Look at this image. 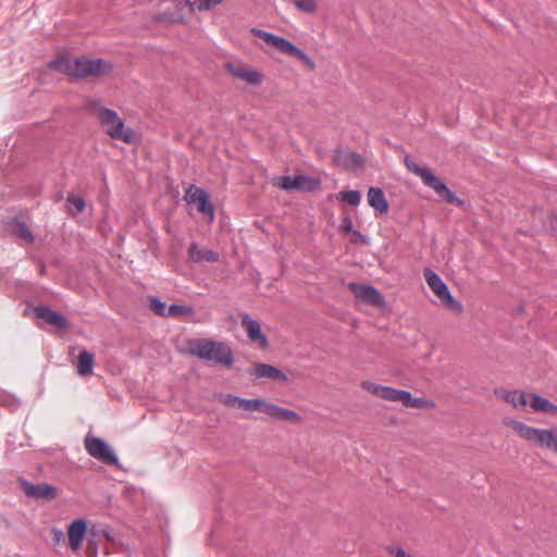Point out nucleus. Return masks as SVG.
I'll use <instances>...</instances> for the list:
<instances>
[{"label":"nucleus","instance_id":"4c0bfd02","mask_svg":"<svg viewBox=\"0 0 557 557\" xmlns=\"http://www.w3.org/2000/svg\"><path fill=\"white\" fill-rule=\"evenodd\" d=\"M342 230L345 233H352V232H355L354 231L352 220H351L350 216H346V218L343 219Z\"/></svg>","mask_w":557,"mask_h":557},{"label":"nucleus","instance_id":"1a4fd4ad","mask_svg":"<svg viewBox=\"0 0 557 557\" xmlns=\"http://www.w3.org/2000/svg\"><path fill=\"white\" fill-rule=\"evenodd\" d=\"M348 288L357 299L368 305L375 307H381L384 305L383 295L371 285L350 282L348 284Z\"/></svg>","mask_w":557,"mask_h":557},{"label":"nucleus","instance_id":"c85d7f7f","mask_svg":"<svg viewBox=\"0 0 557 557\" xmlns=\"http://www.w3.org/2000/svg\"><path fill=\"white\" fill-rule=\"evenodd\" d=\"M66 202L73 207L69 210L72 212L73 215H77L82 213L86 207V201L82 196L69 194L66 197Z\"/></svg>","mask_w":557,"mask_h":557},{"label":"nucleus","instance_id":"7ed1b4c3","mask_svg":"<svg viewBox=\"0 0 557 557\" xmlns=\"http://www.w3.org/2000/svg\"><path fill=\"white\" fill-rule=\"evenodd\" d=\"M88 108L97 114L101 125L107 127V134L111 138L121 139L127 144L133 141V131L125 127L124 122L114 110L102 107L97 100L89 101Z\"/></svg>","mask_w":557,"mask_h":557},{"label":"nucleus","instance_id":"58836bf2","mask_svg":"<svg viewBox=\"0 0 557 557\" xmlns=\"http://www.w3.org/2000/svg\"><path fill=\"white\" fill-rule=\"evenodd\" d=\"M382 391L383 392H382L381 398L392 401L396 388H393L391 386H384V388Z\"/></svg>","mask_w":557,"mask_h":557},{"label":"nucleus","instance_id":"ea45409f","mask_svg":"<svg viewBox=\"0 0 557 557\" xmlns=\"http://www.w3.org/2000/svg\"><path fill=\"white\" fill-rule=\"evenodd\" d=\"M410 398H411V394L410 392L406 391V389H401V393H400V403L405 406V407H408V404L410 401Z\"/></svg>","mask_w":557,"mask_h":557},{"label":"nucleus","instance_id":"a878e982","mask_svg":"<svg viewBox=\"0 0 557 557\" xmlns=\"http://www.w3.org/2000/svg\"><path fill=\"white\" fill-rule=\"evenodd\" d=\"M269 403L260 399V398H253V399H246L243 398L240 409L245 411H259L267 414Z\"/></svg>","mask_w":557,"mask_h":557},{"label":"nucleus","instance_id":"f257e3e1","mask_svg":"<svg viewBox=\"0 0 557 557\" xmlns=\"http://www.w3.org/2000/svg\"><path fill=\"white\" fill-rule=\"evenodd\" d=\"M50 66L72 77L85 78L87 76H99L111 70V64L103 59H85L60 57L51 61Z\"/></svg>","mask_w":557,"mask_h":557},{"label":"nucleus","instance_id":"bb28decb","mask_svg":"<svg viewBox=\"0 0 557 557\" xmlns=\"http://www.w3.org/2000/svg\"><path fill=\"white\" fill-rule=\"evenodd\" d=\"M284 53L296 57L298 60L304 62V64L308 66L310 70H313L315 66L313 60L290 41L287 48L285 49Z\"/></svg>","mask_w":557,"mask_h":557},{"label":"nucleus","instance_id":"393cba45","mask_svg":"<svg viewBox=\"0 0 557 557\" xmlns=\"http://www.w3.org/2000/svg\"><path fill=\"white\" fill-rule=\"evenodd\" d=\"M336 199L339 202L347 203L348 206L356 208L360 205L361 193L359 190H342L336 194Z\"/></svg>","mask_w":557,"mask_h":557},{"label":"nucleus","instance_id":"39448f33","mask_svg":"<svg viewBox=\"0 0 557 557\" xmlns=\"http://www.w3.org/2000/svg\"><path fill=\"white\" fill-rule=\"evenodd\" d=\"M190 351L202 360L214 361L225 367H231L234 362L231 348L223 343L211 339L198 341Z\"/></svg>","mask_w":557,"mask_h":557},{"label":"nucleus","instance_id":"4468645a","mask_svg":"<svg viewBox=\"0 0 557 557\" xmlns=\"http://www.w3.org/2000/svg\"><path fill=\"white\" fill-rule=\"evenodd\" d=\"M333 161L337 166L346 170H356L363 164L359 153L342 149L335 151Z\"/></svg>","mask_w":557,"mask_h":557},{"label":"nucleus","instance_id":"0eeeda50","mask_svg":"<svg viewBox=\"0 0 557 557\" xmlns=\"http://www.w3.org/2000/svg\"><path fill=\"white\" fill-rule=\"evenodd\" d=\"M87 453L109 466H116L119 458L110 445L100 437L87 435L85 437Z\"/></svg>","mask_w":557,"mask_h":557},{"label":"nucleus","instance_id":"9b49d317","mask_svg":"<svg viewBox=\"0 0 557 557\" xmlns=\"http://www.w3.org/2000/svg\"><path fill=\"white\" fill-rule=\"evenodd\" d=\"M21 487L26 496L35 499H51L55 495V488L47 483L34 484L22 480Z\"/></svg>","mask_w":557,"mask_h":557},{"label":"nucleus","instance_id":"e433bc0d","mask_svg":"<svg viewBox=\"0 0 557 557\" xmlns=\"http://www.w3.org/2000/svg\"><path fill=\"white\" fill-rule=\"evenodd\" d=\"M354 238H351V243L356 244L357 242H360L362 244H369L370 239L367 235H363L359 231L352 232Z\"/></svg>","mask_w":557,"mask_h":557},{"label":"nucleus","instance_id":"f03ea898","mask_svg":"<svg viewBox=\"0 0 557 557\" xmlns=\"http://www.w3.org/2000/svg\"><path fill=\"white\" fill-rule=\"evenodd\" d=\"M505 424L523 440L557 454V429H536L515 419H508Z\"/></svg>","mask_w":557,"mask_h":557},{"label":"nucleus","instance_id":"f8f14e48","mask_svg":"<svg viewBox=\"0 0 557 557\" xmlns=\"http://www.w3.org/2000/svg\"><path fill=\"white\" fill-rule=\"evenodd\" d=\"M34 314L37 319H40L48 324L55 326L60 330H66L69 327V322L66 318L57 312L51 310L47 306H37L34 308Z\"/></svg>","mask_w":557,"mask_h":557},{"label":"nucleus","instance_id":"37998d69","mask_svg":"<svg viewBox=\"0 0 557 557\" xmlns=\"http://www.w3.org/2000/svg\"><path fill=\"white\" fill-rule=\"evenodd\" d=\"M400 393H401V389H396L392 401H400Z\"/></svg>","mask_w":557,"mask_h":557},{"label":"nucleus","instance_id":"4be33fe9","mask_svg":"<svg viewBox=\"0 0 557 557\" xmlns=\"http://www.w3.org/2000/svg\"><path fill=\"white\" fill-rule=\"evenodd\" d=\"M228 70L233 76L245 81L250 85H259L262 83L263 75L255 70H246L240 66L230 64Z\"/></svg>","mask_w":557,"mask_h":557},{"label":"nucleus","instance_id":"dca6fc26","mask_svg":"<svg viewBox=\"0 0 557 557\" xmlns=\"http://www.w3.org/2000/svg\"><path fill=\"white\" fill-rule=\"evenodd\" d=\"M250 374L256 379L268 377L284 383L288 380L281 369L268 363H255Z\"/></svg>","mask_w":557,"mask_h":557},{"label":"nucleus","instance_id":"ddd939ff","mask_svg":"<svg viewBox=\"0 0 557 557\" xmlns=\"http://www.w3.org/2000/svg\"><path fill=\"white\" fill-rule=\"evenodd\" d=\"M87 530V523L84 519L79 518L74 520L67 529L69 546L73 552L82 547L83 540Z\"/></svg>","mask_w":557,"mask_h":557},{"label":"nucleus","instance_id":"412c9836","mask_svg":"<svg viewBox=\"0 0 557 557\" xmlns=\"http://www.w3.org/2000/svg\"><path fill=\"white\" fill-rule=\"evenodd\" d=\"M250 32L255 36H257V37L261 38L262 40H264L268 45H271V46L277 48L283 53H284L285 49L287 48V46L289 44V40L284 38V37L274 35L272 33H268L265 30H262V29H259V28H256V27H252L250 29Z\"/></svg>","mask_w":557,"mask_h":557},{"label":"nucleus","instance_id":"20e7f679","mask_svg":"<svg viewBox=\"0 0 557 557\" xmlns=\"http://www.w3.org/2000/svg\"><path fill=\"white\" fill-rule=\"evenodd\" d=\"M405 164L411 173L418 175L421 178L425 186L432 188L442 200L446 201L447 203H454L458 207L465 206V201L458 198L443 181H441L432 173L430 169L420 166L419 164L411 161L408 157L405 158Z\"/></svg>","mask_w":557,"mask_h":557},{"label":"nucleus","instance_id":"a18cd8bd","mask_svg":"<svg viewBox=\"0 0 557 557\" xmlns=\"http://www.w3.org/2000/svg\"><path fill=\"white\" fill-rule=\"evenodd\" d=\"M181 20H183V16H182V15H178V16H176V17H171V18H170V21H171V22H177V21H181Z\"/></svg>","mask_w":557,"mask_h":557},{"label":"nucleus","instance_id":"2f4dec72","mask_svg":"<svg viewBox=\"0 0 557 557\" xmlns=\"http://www.w3.org/2000/svg\"><path fill=\"white\" fill-rule=\"evenodd\" d=\"M297 9L306 13H314L317 11V3L314 0H294Z\"/></svg>","mask_w":557,"mask_h":557},{"label":"nucleus","instance_id":"a211bd4d","mask_svg":"<svg viewBox=\"0 0 557 557\" xmlns=\"http://www.w3.org/2000/svg\"><path fill=\"white\" fill-rule=\"evenodd\" d=\"M188 258L191 262L198 263L201 261L218 262L220 255L212 249H200L197 243H191L188 247Z\"/></svg>","mask_w":557,"mask_h":557},{"label":"nucleus","instance_id":"9d476101","mask_svg":"<svg viewBox=\"0 0 557 557\" xmlns=\"http://www.w3.org/2000/svg\"><path fill=\"white\" fill-rule=\"evenodd\" d=\"M276 185L285 190H313L318 187L319 183L307 176V175H297L290 176L285 175L277 178Z\"/></svg>","mask_w":557,"mask_h":557},{"label":"nucleus","instance_id":"2eb2a0df","mask_svg":"<svg viewBox=\"0 0 557 557\" xmlns=\"http://www.w3.org/2000/svg\"><path fill=\"white\" fill-rule=\"evenodd\" d=\"M242 325L245 327L248 337L252 342H257L261 347L268 346L267 336L262 333L261 326L257 320L249 314H245L242 318Z\"/></svg>","mask_w":557,"mask_h":557},{"label":"nucleus","instance_id":"c756f323","mask_svg":"<svg viewBox=\"0 0 557 557\" xmlns=\"http://www.w3.org/2000/svg\"><path fill=\"white\" fill-rule=\"evenodd\" d=\"M13 231L20 238L26 240L27 243H33L35 240L33 233L24 221H17L14 223Z\"/></svg>","mask_w":557,"mask_h":557},{"label":"nucleus","instance_id":"aec40b11","mask_svg":"<svg viewBox=\"0 0 557 557\" xmlns=\"http://www.w3.org/2000/svg\"><path fill=\"white\" fill-rule=\"evenodd\" d=\"M267 414L270 418L278 421L299 422L301 420L300 416L296 411L276 406L271 403H269Z\"/></svg>","mask_w":557,"mask_h":557},{"label":"nucleus","instance_id":"c03bdc74","mask_svg":"<svg viewBox=\"0 0 557 557\" xmlns=\"http://www.w3.org/2000/svg\"><path fill=\"white\" fill-rule=\"evenodd\" d=\"M552 228L557 232V216L552 220Z\"/></svg>","mask_w":557,"mask_h":557},{"label":"nucleus","instance_id":"6e6552de","mask_svg":"<svg viewBox=\"0 0 557 557\" xmlns=\"http://www.w3.org/2000/svg\"><path fill=\"white\" fill-rule=\"evenodd\" d=\"M184 200L188 205H197L198 211L207 216L210 222L214 220V206L210 201L209 194L203 188L189 185L185 190Z\"/></svg>","mask_w":557,"mask_h":557},{"label":"nucleus","instance_id":"72a5a7b5","mask_svg":"<svg viewBox=\"0 0 557 557\" xmlns=\"http://www.w3.org/2000/svg\"><path fill=\"white\" fill-rule=\"evenodd\" d=\"M361 387L366 391H368L369 393L377 396L381 398V395H382V389L384 388L383 385H379L376 383H373V382H369V381H363L361 383Z\"/></svg>","mask_w":557,"mask_h":557},{"label":"nucleus","instance_id":"473e14b6","mask_svg":"<svg viewBox=\"0 0 557 557\" xmlns=\"http://www.w3.org/2000/svg\"><path fill=\"white\" fill-rule=\"evenodd\" d=\"M189 311L190 309L186 306L173 304L168 306L166 317H178L186 314Z\"/></svg>","mask_w":557,"mask_h":557},{"label":"nucleus","instance_id":"c9c22d12","mask_svg":"<svg viewBox=\"0 0 557 557\" xmlns=\"http://www.w3.org/2000/svg\"><path fill=\"white\" fill-rule=\"evenodd\" d=\"M426 405H428V401L425 399L411 396L407 408H424V407H426Z\"/></svg>","mask_w":557,"mask_h":557},{"label":"nucleus","instance_id":"f3484780","mask_svg":"<svg viewBox=\"0 0 557 557\" xmlns=\"http://www.w3.org/2000/svg\"><path fill=\"white\" fill-rule=\"evenodd\" d=\"M368 203L380 214L388 212V202L382 188L371 186L368 190Z\"/></svg>","mask_w":557,"mask_h":557},{"label":"nucleus","instance_id":"423d86ee","mask_svg":"<svg viewBox=\"0 0 557 557\" xmlns=\"http://www.w3.org/2000/svg\"><path fill=\"white\" fill-rule=\"evenodd\" d=\"M423 274L429 287L437 296L444 307L456 312L462 311V305L453 297L448 286L440 275L431 269H425Z\"/></svg>","mask_w":557,"mask_h":557},{"label":"nucleus","instance_id":"f704fd0d","mask_svg":"<svg viewBox=\"0 0 557 557\" xmlns=\"http://www.w3.org/2000/svg\"><path fill=\"white\" fill-rule=\"evenodd\" d=\"M242 401H243L242 397L233 395V394H227L223 398V403L227 407H232V408H235V407L240 408Z\"/></svg>","mask_w":557,"mask_h":557},{"label":"nucleus","instance_id":"a19ab883","mask_svg":"<svg viewBox=\"0 0 557 557\" xmlns=\"http://www.w3.org/2000/svg\"><path fill=\"white\" fill-rule=\"evenodd\" d=\"M5 400H3V405L10 406L12 409H15L18 406V401L16 399H11L9 396H3Z\"/></svg>","mask_w":557,"mask_h":557},{"label":"nucleus","instance_id":"6ab92c4d","mask_svg":"<svg viewBox=\"0 0 557 557\" xmlns=\"http://www.w3.org/2000/svg\"><path fill=\"white\" fill-rule=\"evenodd\" d=\"M494 394L511 404L515 408L525 406L528 404V394L518 391H508L505 388H495Z\"/></svg>","mask_w":557,"mask_h":557},{"label":"nucleus","instance_id":"7c9ffc66","mask_svg":"<svg viewBox=\"0 0 557 557\" xmlns=\"http://www.w3.org/2000/svg\"><path fill=\"white\" fill-rule=\"evenodd\" d=\"M150 307L160 317H166L168 306L158 297H150Z\"/></svg>","mask_w":557,"mask_h":557},{"label":"nucleus","instance_id":"5701e85b","mask_svg":"<svg viewBox=\"0 0 557 557\" xmlns=\"http://www.w3.org/2000/svg\"><path fill=\"white\" fill-rule=\"evenodd\" d=\"M528 404L537 412L557 413V405L537 394H528Z\"/></svg>","mask_w":557,"mask_h":557},{"label":"nucleus","instance_id":"b1692460","mask_svg":"<svg viewBox=\"0 0 557 557\" xmlns=\"http://www.w3.org/2000/svg\"><path fill=\"white\" fill-rule=\"evenodd\" d=\"M95 367V357L90 351L83 349L77 357L76 371L79 376H86L92 373Z\"/></svg>","mask_w":557,"mask_h":557},{"label":"nucleus","instance_id":"cd10ccee","mask_svg":"<svg viewBox=\"0 0 557 557\" xmlns=\"http://www.w3.org/2000/svg\"><path fill=\"white\" fill-rule=\"evenodd\" d=\"M222 0H195L189 1L185 0V5L189 7L190 11L199 10V11H209L220 4Z\"/></svg>","mask_w":557,"mask_h":557},{"label":"nucleus","instance_id":"79ce46f5","mask_svg":"<svg viewBox=\"0 0 557 557\" xmlns=\"http://www.w3.org/2000/svg\"><path fill=\"white\" fill-rule=\"evenodd\" d=\"M63 537H64V534L61 530H59V529L53 530V541L55 543H59L60 541H62Z\"/></svg>","mask_w":557,"mask_h":557}]
</instances>
